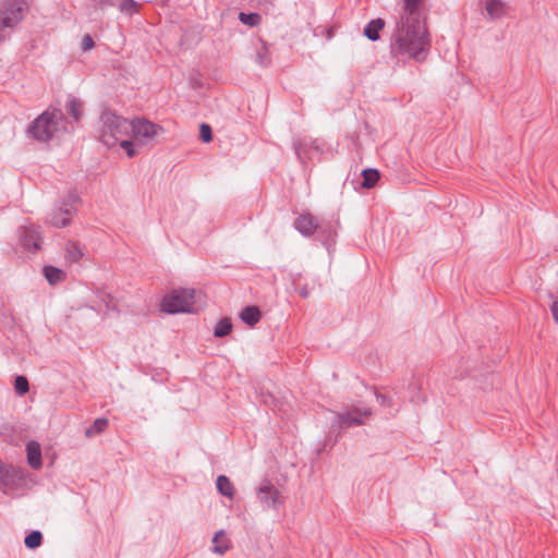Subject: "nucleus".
<instances>
[{"label": "nucleus", "instance_id": "1", "mask_svg": "<svg viewBox=\"0 0 558 558\" xmlns=\"http://www.w3.org/2000/svg\"><path fill=\"white\" fill-rule=\"evenodd\" d=\"M390 56L397 63L422 62L430 49V36L423 15V0H404L390 39Z\"/></svg>", "mask_w": 558, "mask_h": 558}, {"label": "nucleus", "instance_id": "2", "mask_svg": "<svg viewBox=\"0 0 558 558\" xmlns=\"http://www.w3.org/2000/svg\"><path fill=\"white\" fill-rule=\"evenodd\" d=\"M100 122L99 140L107 147L119 145L125 150L128 157L132 158L136 155L134 142L131 141V120L111 111H104L100 117Z\"/></svg>", "mask_w": 558, "mask_h": 558}, {"label": "nucleus", "instance_id": "3", "mask_svg": "<svg viewBox=\"0 0 558 558\" xmlns=\"http://www.w3.org/2000/svg\"><path fill=\"white\" fill-rule=\"evenodd\" d=\"M66 120L59 109H48L36 118L27 129L34 140L48 142L66 131Z\"/></svg>", "mask_w": 558, "mask_h": 558}, {"label": "nucleus", "instance_id": "4", "mask_svg": "<svg viewBox=\"0 0 558 558\" xmlns=\"http://www.w3.org/2000/svg\"><path fill=\"white\" fill-rule=\"evenodd\" d=\"M199 295L194 289H175L162 298L160 308L168 314L193 313Z\"/></svg>", "mask_w": 558, "mask_h": 558}, {"label": "nucleus", "instance_id": "5", "mask_svg": "<svg viewBox=\"0 0 558 558\" xmlns=\"http://www.w3.org/2000/svg\"><path fill=\"white\" fill-rule=\"evenodd\" d=\"M25 9L23 0H3L0 3V25L3 28L15 26L23 19Z\"/></svg>", "mask_w": 558, "mask_h": 558}, {"label": "nucleus", "instance_id": "6", "mask_svg": "<svg viewBox=\"0 0 558 558\" xmlns=\"http://www.w3.org/2000/svg\"><path fill=\"white\" fill-rule=\"evenodd\" d=\"M132 133L131 141L134 138L138 144H146L151 141L159 132L162 131L160 125H157L146 119L131 120Z\"/></svg>", "mask_w": 558, "mask_h": 558}, {"label": "nucleus", "instance_id": "7", "mask_svg": "<svg viewBox=\"0 0 558 558\" xmlns=\"http://www.w3.org/2000/svg\"><path fill=\"white\" fill-rule=\"evenodd\" d=\"M293 225L294 228L304 236L313 235L320 226L318 218L308 211L299 215Z\"/></svg>", "mask_w": 558, "mask_h": 558}, {"label": "nucleus", "instance_id": "8", "mask_svg": "<svg viewBox=\"0 0 558 558\" xmlns=\"http://www.w3.org/2000/svg\"><path fill=\"white\" fill-rule=\"evenodd\" d=\"M257 496L268 508H276L281 502L280 492L268 481L258 487Z\"/></svg>", "mask_w": 558, "mask_h": 558}, {"label": "nucleus", "instance_id": "9", "mask_svg": "<svg viewBox=\"0 0 558 558\" xmlns=\"http://www.w3.org/2000/svg\"><path fill=\"white\" fill-rule=\"evenodd\" d=\"M371 415V411L367 409L354 408L338 414L340 427H347L351 425H360L363 423V417Z\"/></svg>", "mask_w": 558, "mask_h": 558}, {"label": "nucleus", "instance_id": "10", "mask_svg": "<svg viewBox=\"0 0 558 558\" xmlns=\"http://www.w3.org/2000/svg\"><path fill=\"white\" fill-rule=\"evenodd\" d=\"M40 234L37 228L35 227H25L23 228L22 234H21V243L23 247L31 252H36L39 250V243H40Z\"/></svg>", "mask_w": 558, "mask_h": 558}, {"label": "nucleus", "instance_id": "11", "mask_svg": "<svg viewBox=\"0 0 558 558\" xmlns=\"http://www.w3.org/2000/svg\"><path fill=\"white\" fill-rule=\"evenodd\" d=\"M27 462L34 470H39L43 465L41 448L39 442L32 440L26 445Z\"/></svg>", "mask_w": 558, "mask_h": 558}, {"label": "nucleus", "instance_id": "12", "mask_svg": "<svg viewBox=\"0 0 558 558\" xmlns=\"http://www.w3.org/2000/svg\"><path fill=\"white\" fill-rule=\"evenodd\" d=\"M485 10L490 20H497L507 15L508 5L502 0H486Z\"/></svg>", "mask_w": 558, "mask_h": 558}, {"label": "nucleus", "instance_id": "13", "mask_svg": "<svg viewBox=\"0 0 558 558\" xmlns=\"http://www.w3.org/2000/svg\"><path fill=\"white\" fill-rule=\"evenodd\" d=\"M65 109L68 113L77 122L83 116V102L76 97L70 96L66 100Z\"/></svg>", "mask_w": 558, "mask_h": 558}, {"label": "nucleus", "instance_id": "14", "mask_svg": "<svg viewBox=\"0 0 558 558\" xmlns=\"http://www.w3.org/2000/svg\"><path fill=\"white\" fill-rule=\"evenodd\" d=\"M213 550L216 554L223 555L230 548V541L223 531H218L213 538Z\"/></svg>", "mask_w": 558, "mask_h": 558}, {"label": "nucleus", "instance_id": "15", "mask_svg": "<svg viewBox=\"0 0 558 558\" xmlns=\"http://www.w3.org/2000/svg\"><path fill=\"white\" fill-rule=\"evenodd\" d=\"M64 257L65 259L69 262V263H76L78 262L84 253L81 248V246L76 243V242H72V241H69L66 244H65V248H64Z\"/></svg>", "mask_w": 558, "mask_h": 558}, {"label": "nucleus", "instance_id": "16", "mask_svg": "<svg viewBox=\"0 0 558 558\" xmlns=\"http://www.w3.org/2000/svg\"><path fill=\"white\" fill-rule=\"evenodd\" d=\"M44 276L50 284H58L65 279V274L63 270L53 267V266H45L44 267Z\"/></svg>", "mask_w": 558, "mask_h": 558}, {"label": "nucleus", "instance_id": "17", "mask_svg": "<svg viewBox=\"0 0 558 558\" xmlns=\"http://www.w3.org/2000/svg\"><path fill=\"white\" fill-rule=\"evenodd\" d=\"M216 486L218 492L228 497L229 499H233L234 497V487L233 484L226 475H219L216 481Z\"/></svg>", "mask_w": 558, "mask_h": 558}, {"label": "nucleus", "instance_id": "18", "mask_svg": "<svg viewBox=\"0 0 558 558\" xmlns=\"http://www.w3.org/2000/svg\"><path fill=\"white\" fill-rule=\"evenodd\" d=\"M384 26L385 22L381 19L373 20L365 26L364 35L371 40H377Z\"/></svg>", "mask_w": 558, "mask_h": 558}, {"label": "nucleus", "instance_id": "19", "mask_svg": "<svg viewBox=\"0 0 558 558\" xmlns=\"http://www.w3.org/2000/svg\"><path fill=\"white\" fill-rule=\"evenodd\" d=\"M241 319L250 326H254L260 319V312L256 306H246L240 314Z\"/></svg>", "mask_w": 558, "mask_h": 558}, {"label": "nucleus", "instance_id": "20", "mask_svg": "<svg viewBox=\"0 0 558 558\" xmlns=\"http://www.w3.org/2000/svg\"><path fill=\"white\" fill-rule=\"evenodd\" d=\"M72 218V210L69 208L60 209L51 216V223L54 227L62 228L69 225Z\"/></svg>", "mask_w": 558, "mask_h": 558}, {"label": "nucleus", "instance_id": "21", "mask_svg": "<svg viewBox=\"0 0 558 558\" xmlns=\"http://www.w3.org/2000/svg\"><path fill=\"white\" fill-rule=\"evenodd\" d=\"M362 175L363 186L367 189L375 186V184L379 180V172L375 169H366L362 172Z\"/></svg>", "mask_w": 558, "mask_h": 558}, {"label": "nucleus", "instance_id": "22", "mask_svg": "<svg viewBox=\"0 0 558 558\" xmlns=\"http://www.w3.org/2000/svg\"><path fill=\"white\" fill-rule=\"evenodd\" d=\"M108 420L107 418H97L92 426H89L85 434L87 437H93L97 434L102 433L108 427Z\"/></svg>", "mask_w": 558, "mask_h": 558}, {"label": "nucleus", "instance_id": "23", "mask_svg": "<svg viewBox=\"0 0 558 558\" xmlns=\"http://www.w3.org/2000/svg\"><path fill=\"white\" fill-rule=\"evenodd\" d=\"M232 324L229 318H222L218 322L215 327L214 335L218 338H222L231 332Z\"/></svg>", "mask_w": 558, "mask_h": 558}, {"label": "nucleus", "instance_id": "24", "mask_svg": "<svg viewBox=\"0 0 558 558\" xmlns=\"http://www.w3.org/2000/svg\"><path fill=\"white\" fill-rule=\"evenodd\" d=\"M119 9L122 13L128 15H133L140 12L141 4L135 0H122L119 5Z\"/></svg>", "mask_w": 558, "mask_h": 558}, {"label": "nucleus", "instance_id": "25", "mask_svg": "<svg viewBox=\"0 0 558 558\" xmlns=\"http://www.w3.org/2000/svg\"><path fill=\"white\" fill-rule=\"evenodd\" d=\"M239 20L251 27L257 26L262 22V16L258 13H244L239 14Z\"/></svg>", "mask_w": 558, "mask_h": 558}, {"label": "nucleus", "instance_id": "26", "mask_svg": "<svg viewBox=\"0 0 558 558\" xmlns=\"http://www.w3.org/2000/svg\"><path fill=\"white\" fill-rule=\"evenodd\" d=\"M43 539V535L39 531H33L25 537V546L34 549L38 546H40Z\"/></svg>", "mask_w": 558, "mask_h": 558}, {"label": "nucleus", "instance_id": "27", "mask_svg": "<svg viewBox=\"0 0 558 558\" xmlns=\"http://www.w3.org/2000/svg\"><path fill=\"white\" fill-rule=\"evenodd\" d=\"M256 61L262 66H268L270 64V57L266 46H262L257 50Z\"/></svg>", "mask_w": 558, "mask_h": 558}, {"label": "nucleus", "instance_id": "28", "mask_svg": "<svg viewBox=\"0 0 558 558\" xmlns=\"http://www.w3.org/2000/svg\"><path fill=\"white\" fill-rule=\"evenodd\" d=\"M14 388L17 395L23 396L28 391V380L24 376H17L15 378Z\"/></svg>", "mask_w": 558, "mask_h": 558}, {"label": "nucleus", "instance_id": "29", "mask_svg": "<svg viewBox=\"0 0 558 558\" xmlns=\"http://www.w3.org/2000/svg\"><path fill=\"white\" fill-rule=\"evenodd\" d=\"M199 137L205 143H209L213 140L211 128L208 124H206V123L201 124Z\"/></svg>", "mask_w": 558, "mask_h": 558}, {"label": "nucleus", "instance_id": "30", "mask_svg": "<svg viewBox=\"0 0 558 558\" xmlns=\"http://www.w3.org/2000/svg\"><path fill=\"white\" fill-rule=\"evenodd\" d=\"M94 47V40L90 35H85L82 40V49L84 51L90 50Z\"/></svg>", "mask_w": 558, "mask_h": 558}, {"label": "nucleus", "instance_id": "31", "mask_svg": "<svg viewBox=\"0 0 558 558\" xmlns=\"http://www.w3.org/2000/svg\"><path fill=\"white\" fill-rule=\"evenodd\" d=\"M294 148H295V153H296L298 157L303 161L304 160V157H303V143L301 141H298L294 144Z\"/></svg>", "mask_w": 558, "mask_h": 558}, {"label": "nucleus", "instance_id": "32", "mask_svg": "<svg viewBox=\"0 0 558 558\" xmlns=\"http://www.w3.org/2000/svg\"><path fill=\"white\" fill-rule=\"evenodd\" d=\"M551 313L555 322L558 324V301H555L551 305Z\"/></svg>", "mask_w": 558, "mask_h": 558}, {"label": "nucleus", "instance_id": "33", "mask_svg": "<svg viewBox=\"0 0 558 558\" xmlns=\"http://www.w3.org/2000/svg\"><path fill=\"white\" fill-rule=\"evenodd\" d=\"M299 294H300L302 298H307V296H308V294H310V291H308L307 287H305V286H304V287H301V288L299 289Z\"/></svg>", "mask_w": 558, "mask_h": 558}, {"label": "nucleus", "instance_id": "34", "mask_svg": "<svg viewBox=\"0 0 558 558\" xmlns=\"http://www.w3.org/2000/svg\"><path fill=\"white\" fill-rule=\"evenodd\" d=\"M376 397H377V401L380 404H386L387 403V397L386 396L378 393V395H376Z\"/></svg>", "mask_w": 558, "mask_h": 558}, {"label": "nucleus", "instance_id": "35", "mask_svg": "<svg viewBox=\"0 0 558 558\" xmlns=\"http://www.w3.org/2000/svg\"><path fill=\"white\" fill-rule=\"evenodd\" d=\"M3 29L4 28L0 25V43L4 40Z\"/></svg>", "mask_w": 558, "mask_h": 558}]
</instances>
